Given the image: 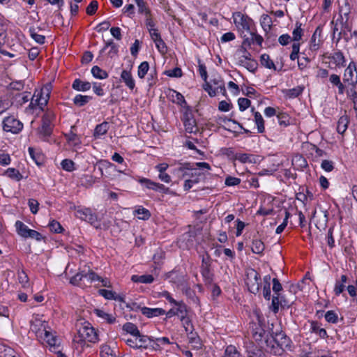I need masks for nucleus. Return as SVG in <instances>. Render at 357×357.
<instances>
[{"instance_id": "680f3d73", "label": "nucleus", "mask_w": 357, "mask_h": 357, "mask_svg": "<svg viewBox=\"0 0 357 357\" xmlns=\"http://www.w3.org/2000/svg\"><path fill=\"white\" fill-rule=\"evenodd\" d=\"M183 326L185 328V332L188 334L193 331V326L190 319L186 316H183V318L180 319Z\"/></svg>"}, {"instance_id": "a18cd8bd", "label": "nucleus", "mask_w": 357, "mask_h": 357, "mask_svg": "<svg viewBox=\"0 0 357 357\" xmlns=\"http://www.w3.org/2000/svg\"><path fill=\"white\" fill-rule=\"evenodd\" d=\"M261 64L266 68L276 70V67L273 61L270 59L267 54H263L260 57Z\"/></svg>"}, {"instance_id": "774afa93", "label": "nucleus", "mask_w": 357, "mask_h": 357, "mask_svg": "<svg viewBox=\"0 0 357 357\" xmlns=\"http://www.w3.org/2000/svg\"><path fill=\"white\" fill-rule=\"evenodd\" d=\"M139 182L143 185L147 189L154 190L156 182H154L149 178H142L139 180Z\"/></svg>"}, {"instance_id": "7c9ffc66", "label": "nucleus", "mask_w": 357, "mask_h": 357, "mask_svg": "<svg viewBox=\"0 0 357 357\" xmlns=\"http://www.w3.org/2000/svg\"><path fill=\"white\" fill-rule=\"evenodd\" d=\"M310 331L312 333L318 335L321 338H326L328 336L326 331L324 328H321L319 324L317 321L310 322Z\"/></svg>"}, {"instance_id": "de8ad7c7", "label": "nucleus", "mask_w": 357, "mask_h": 357, "mask_svg": "<svg viewBox=\"0 0 357 357\" xmlns=\"http://www.w3.org/2000/svg\"><path fill=\"white\" fill-rule=\"evenodd\" d=\"M29 33L31 37L38 44L43 45L45 43V37L43 35L38 34L36 29L34 26H31L29 29Z\"/></svg>"}, {"instance_id": "a211bd4d", "label": "nucleus", "mask_w": 357, "mask_h": 357, "mask_svg": "<svg viewBox=\"0 0 357 357\" xmlns=\"http://www.w3.org/2000/svg\"><path fill=\"white\" fill-rule=\"evenodd\" d=\"M328 58L335 64L337 68H340L346 66V59L341 51L335 52Z\"/></svg>"}, {"instance_id": "c85d7f7f", "label": "nucleus", "mask_w": 357, "mask_h": 357, "mask_svg": "<svg viewBox=\"0 0 357 357\" xmlns=\"http://www.w3.org/2000/svg\"><path fill=\"white\" fill-rule=\"evenodd\" d=\"M31 94L29 92L17 93L14 97V103L17 107H21L30 100Z\"/></svg>"}, {"instance_id": "6ab92c4d", "label": "nucleus", "mask_w": 357, "mask_h": 357, "mask_svg": "<svg viewBox=\"0 0 357 357\" xmlns=\"http://www.w3.org/2000/svg\"><path fill=\"white\" fill-rule=\"evenodd\" d=\"M246 354L248 357H268V356L261 349L250 343L246 347Z\"/></svg>"}, {"instance_id": "f8f14e48", "label": "nucleus", "mask_w": 357, "mask_h": 357, "mask_svg": "<svg viewBox=\"0 0 357 357\" xmlns=\"http://www.w3.org/2000/svg\"><path fill=\"white\" fill-rule=\"evenodd\" d=\"M173 305V307L165 313L167 317L171 318L176 315L181 319L183 318V316L188 315L187 306L183 301H177Z\"/></svg>"}, {"instance_id": "e2e57ef3", "label": "nucleus", "mask_w": 357, "mask_h": 357, "mask_svg": "<svg viewBox=\"0 0 357 357\" xmlns=\"http://www.w3.org/2000/svg\"><path fill=\"white\" fill-rule=\"evenodd\" d=\"M17 278L19 282L22 284V286H25L29 282V278L23 269L17 270Z\"/></svg>"}, {"instance_id": "9b49d317", "label": "nucleus", "mask_w": 357, "mask_h": 357, "mask_svg": "<svg viewBox=\"0 0 357 357\" xmlns=\"http://www.w3.org/2000/svg\"><path fill=\"white\" fill-rule=\"evenodd\" d=\"M234 22L238 29L250 31L252 20L241 12H236L233 15Z\"/></svg>"}, {"instance_id": "aec40b11", "label": "nucleus", "mask_w": 357, "mask_h": 357, "mask_svg": "<svg viewBox=\"0 0 357 357\" xmlns=\"http://www.w3.org/2000/svg\"><path fill=\"white\" fill-rule=\"evenodd\" d=\"M142 313L148 318L159 317L165 314L166 312L162 308H149L147 307H141Z\"/></svg>"}, {"instance_id": "c9c22d12", "label": "nucleus", "mask_w": 357, "mask_h": 357, "mask_svg": "<svg viewBox=\"0 0 357 357\" xmlns=\"http://www.w3.org/2000/svg\"><path fill=\"white\" fill-rule=\"evenodd\" d=\"M234 159L240 161L242 163H255V155L248 153H236L234 155Z\"/></svg>"}, {"instance_id": "c03bdc74", "label": "nucleus", "mask_w": 357, "mask_h": 357, "mask_svg": "<svg viewBox=\"0 0 357 357\" xmlns=\"http://www.w3.org/2000/svg\"><path fill=\"white\" fill-rule=\"evenodd\" d=\"M98 180V178L92 175L85 174L81 178V184L86 188H91Z\"/></svg>"}, {"instance_id": "bb28decb", "label": "nucleus", "mask_w": 357, "mask_h": 357, "mask_svg": "<svg viewBox=\"0 0 357 357\" xmlns=\"http://www.w3.org/2000/svg\"><path fill=\"white\" fill-rule=\"evenodd\" d=\"M347 280L348 278L346 275H341L340 280H336L334 287V293L336 296L340 295L344 291Z\"/></svg>"}, {"instance_id": "393cba45", "label": "nucleus", "mask_w": 357, "mask_h": 357, "mask_svg": "<svg viewBox=\"0 0 357 357\" xmlns=\"http://www.w3.org/2000/svg\"><path fill=\"white\" fill-rule=\"evenodd\" d=\"M239 65L245 67L250 72H255L257 68V62L254 59H247L246 57H238Z\"/></svg>"}, {"instance_id": "79ce46f5", "label": "nucleus", "mask_w": 357, "mask_h": 357, "mask_svg": "<svg viewBox=\"0 0 357 357\" xmlns=\"http://www.w3.org/2000/svg\"><path fill=\"white\" fill-rule=\"evenodd\" d=\"M15 227L19 235L22 236L24 238H27L29 233L31 230L25 224L22 222L17 220L15 222Z\"/></svg>"}, {"instance_id": "dca6fc26", "label": "nucleus", "mask_w": 357, "mask_h": 357, "mask_svg": "<svg viewBox=\"0 0 357 357\" xmlns=\"http://www.w3.org/2000/svg\"><path fill=\"white\" fill-rule=\"evenodd\" d=\"M340 20L342 26L350 31L349 26L348 24V20L349 14L351 13V8L348 2H345L344 6H342L340 8Z\"/></svg>"}, {"instance_id": "39448f33", "label": "nucleus", "mask_w": 357, "mask_h": 357, "mask_svg": "<svg viewBox=\"0 0 357 357\" xmlns=\"http://www.w3.org/2000/svg\"><path fill=\"white\" fill-rule=\"evenodd\" d=\"M54 117L53 112L51 111H46L42 117V125L38 128V133L40 137L44 141H47L48 137L52 132V121Z\"/></svg>"}, {"instance_id": "5701e85b", "label": "nucleus", "mask_w": 357, "mask_h": 357, "mask_svg": "<svg viewBox=\"0 0 357 357\" xmlns=\"http://www.w3.org/2000/svg\"><path fill=\"white\" fill-rule=\"evenodd\" d=\"M74 126L71 127V130L68 133H66L64 135L66 139L67 140L68 144L70 146L77 147L81 144L80 137L75 133L73 132V129Z\"/></svg>"}, {"instance_id": "0e129e2a", "label": "nucleus", "mask_w": 357, "mask_h": 357, "mask_svg": "<svg viewBox=\"0 0 357 357\" xmlns=\"http://www.w3.org/2000/svg\"><path fill=\"white\" fill-rule=\"evenodd\" d=\"M165 74L166 75H167L168 77H176V78L181 77L183 75L181 69L178 67L166 70L165 72Z\"/></svg>"}, {"instance_id": "f704fd0d", "label": "nucleus", "mask_w": 357, "mask_h": 357, "mask_svg": "<svg viewBox=\"0 0 357 357\" xmlns=\"http://www.w3.org/2000/svg\"><path fill=\"white\" fill-rule=\"evenodd\" d=\"M131 280L134 282L151 284L154 281V278L152 275H133Z\"/></svg>"}, {"instance_id": "a19ab883", "label": "nucleus", "mask_w": 357, "mask_h": 357, "mask_svg": "<svg viewBox=\"0 0 357 357\" xmlns=\"http://www.w3.org/2000/svg\"><path fill=\"white\" fill-rule=\"evenodd\" d=\"M222 357H244L234 345L226 347L224 355Z\"/></svg>"}, {"instance_id": "8fccbe9b", "label": "nucleus", "mask_w": 357, "mask_h": 357, "mask_svg": "<svg viewBox=\"0 0 357 357\" xmlns=\"http://www.w3.org/2000/svg\"><path fill=\"white\" fill-rule=\"evenodd\" d=\"M91 73L97 79H104L108 77V73L98 66H94L91 68Z\"/></svg>"}, {"instance_id": "e433bc0d", "label": "nucleus", "mask_w": 357, "mask_h": 357, "mask_svg": "<svg viewBox=\"0 0 357 357\" xmlns=\"http://www.w3.org/2000/svg\"><path fill=\"white\" fill-rule=\"evenodd\" d=\"M251 249L253 253L261 255L265 249V245L261 240L254 239L252 242Z\"/></svg>"}, {"instance_id": "37998d69", "label": "nucleus", "mask_w": 357, "mask_h": 357, "mask_svg": "<svg viewBox=\"0 0 357 357\" xmlns=\"http://www.w3.org/2000/svg\"><path fill=\"white\" fill-rule=\"evenodd\" d=\"M100 357H116V352L107 344H102L100 347Z\"/></svg>"}, {"instance_id": "a878e982", "label": "nucleus", "mask_w": 357, "mask_h": 357, "mask_svg": "<svg viewBox=\"0 0 357 357\" xmlns=\"http://www.w3.org/2000/svg\"><path fill=\"white\" fill-rule=\"evenodd\" d=\"M304 89L303 86H297L290 89H286L283 93L288 98H296L302 94Z\"/></svg>"}, {"instance_id": "72a5a7b5", "label": "nucleus", "mask_w": 357, "mask_h": 357, "mask_svg": "<svg viewBox=\"0 0 357 357\" xmlns=\"http://www.w3.org/2000/svg\"><path fill=\"white\" fill-rule=\"evenodd\" d=\"M91 100H92V96L77 94L74 97L73 102L77 107H83L86 105Z\"/></svg>"}, {"instance_id": "58836bf2", "label": "nucleus", "mask_w": 357, "mask_h": 357, "mask_svg": "<svg viewBox=\"0 0 357 357\" xmlns=\"http://www.w3.org/2000/svg\"><path fill=\"white\" fill-rule=\"evenodd\" d=\"M188 335L189 343L192 344L193 349L198 350L202 348V342L197 333L191 332L188 333Z\"/></svg>"}, {"instance_id": "b1692460", "label": "nucleus", "mask_w": 357, "mask_h": 357, "mask_svg": "<svg viewBox=\"0 0 357 357\" xmlns=\"http://www.w3.org/2000/svg\"><path fill=\"white\" fill-rule=\"evenodd\" d=\"M91 87V84L90 82L80 79H75L72 84V88L77 91H87L90 90Z\"/></svg>"}, {"instance_id": "f3484780", "label": "nucleus", "mask_w": 357, "mask_h": 357, "mask_svg": "<svg viewBox=\"0 0 357 357\" xmlns=\"http://www.w3.org/2000/svg\"><path fill=\"white\" fill-rule=\"evenodd\" d=\"M322 29L320 26H317L310 39V50L317 51L321 43V35Z\"/></svg>"}, {"instance_id": "0eeeda50", "label": "nucleus", "mask_w": 357, "mask_h": 357, "mask_svg": "<svg viewBox=\"0 0 357 357\" xmlns=\"http://www.w3.org/2000/svg\"><path fill=\"white\" fill-rule=\"evenodd\" d=\"M3 130L12 134L20 133L23 128V123L14 116H8L3 119L2 121Z\"/></svg>"}, {"instance_id": "4c0bfd02", "label": "nucleus", "mask_w": 357, "mask_h": 357, "mask_svg": "<svg viewBox=\"0 0 357 357\" xmlns=\"http://www.w3.org/2000/svg\"><path fill=\"white\" fill-rule=\"evenodd\" d=\"M216 84L218 85L214 89H213L212 86H210L208 84H206V87L205 88V90L208 91L210 96L213 97L215 96L217 93L219 92H225V87L223 84V82L221 81L220 84H218L217 82Z\"/></svg>"}, {"instance_id": "3c124183", "label": "nucleus", "mask_w": 357, "mask_h": 357, "mask_svg": "<svg viewBox=\"0 0 357 357\" xmlns=\"http://www.w3.org/2000/svg\"><path fill=\"white\" fill-rule=\"evenodd\" d=\"M41 338L43 339L51 347L55 346L56 344V337L48 330L43 333V337Z\"/></svg>"}, {"instance_id": "6e6d98bb", "label": "nucleus", "mask_w": 357, "mask_h": 357, "mask_svg": "<svg viewBox=\"0 0 357 357\" xmlns=\"http://www.w3.org/2000/svg\"><path fill=\"white\" fill-rule=\"evenodd\" d=\"M28 151L31 159L36 162V164L38 165H40L43 160L42 155L39 152H36L32 147H29L28 149Z\"/></svg>"}, {"instance_id": "338daca9", "label": "nucleus", "mask_w": 357, "mask_h": 357, "mask_svg": "<svg viewBox=\"0 0 357 357\" xmlns=\"http://www.w3.org/2000/svg\"><path fill=\"white\" fill-rule=\"evenodd\" d=\"M250 100L245 98H240L238 100V105L241 111H244L250 105Z\"/></svg>"}, {"instance_id": "f257e3e1", "label": "nucleus", "mask_w": 357, "mask_h": 357, "mask_svg": "<svg viewBox=\"0 0 357 357\" xmlns=\"http://www.w3.org/2000/svg\"><path fill=\"white\" fill-rule=\"evenodd\" d=\"M98 341V335L96 329L87 321L82 324L77 330V333L74 336L73 342L76 349L83 351L86 347H89L90 343H96Z\"/></svg>"}, {"instance_id": "052dcab7", "label": "nucleus", "mask_w": 357, "mask_h": 357, "mask_svg": "<svg viewBox=\"0 0 357 357\" xmlns=\"http://www.w3.org/2000/svg\"><path fill=\"white\" fill-rule=\"evenodd\" d=\"M61 165L63 169L67 172H73L75 169V162L70 159H64L61 161Z\"/></svg>"}, {"instance_id": "412c9836", "label": "nucleus", "mask_w": 357, "mask_h": 357, "mask_svg": "<svg viewBox=\"0 0 357 357\" xmlns=\"http://www.w3.org/2000/svg\"><path fill=\"white\" fill-rule=\"evenodd\" d=\"M137 344H135V349H147L150 346V343L153 341L152 337L142 335L139 333V335H136Z\"/></svg>"}, {"instance_id": "f03ea898", "label": "nucleus", "mask_w": 357, "mask_h": 357, "mask_svg": "<svg viewBox=\"0 0 357 357\" xmlns=\"http://www.w3.org/2000/svg\"><path fill=\"white\" fill-rule=\"evenodd\" d=\"M211 169V166L208 163L205 162H199L191 164L190 162H184L180 164L179 167L174 169V173L178 176L183 178L185 176H190L191 177L196 176L195 178L190 179L192 181V184L198 183L202 178L204 177V174L197 172V169Z\"/></svg>"}, {"instance_id": "09e8293b", "label": "nucleus", "mask_w": 357, "mask_h": 357, "mask_svg": "<svg viewBox=\"0 0 357 357\" xmlns=\"http://www.w3.org/2000/svg\"><path fill=\"white\" fill-rule=\"evenodd\" d=\"M94 312L98 317L106 320L109 324H113L116 321V318L113 315L108 314L102 310L96 309Z\"/></svg>"}, {"instance_id": "473e14b6", "label": "nucleus", "mask_w": 357, "mask_h": 357, "mask_svg": "<svg viewBox=\"0 0 357 357\" xmlns=\"http://www.w3.org/2000/svg\"><path fill=\"white\" fill-rule=\"evenodd\" d=\"M251 111L254 113L255 121L259 133H263L265 131L264 121L261 114L259 112H255V108H252Z\"/></svg>"}, {"instance_id": "2eb2a0df", "label": "nucleus", "mask_w": 357, "mask_h": 357, "mask_svg": "<svg viewBox=\"0 0 357 357\" xmlns=\"http://www.w3.org/2000/svg\"><path fill=\"white\" fill-rule=\"evenodd\" d=\"M31 330L38 337H43V333L47 330V324L40 319L36 318L31 321Z\"/></svg>"}, {"instance_id": "49530a36", "label": "nucleus", "mask_w": 357, "mask_h": 357, "mask_svg": "<svg viewBox=\"0 0 357 357\" xmlns=\"http://www.w3.org/2000/svg\"><path fill=\"white\" fill-rule=\"evenodd\" d=\"M272 19L271 17L266 14L261 15L260 19V24L266 33L271 30L272 26Z\"/></svg>"}, {"instance_id": "423d86ee", "label": "nucleus", "mask_w": 357, "mask_h": 357, "mask_svg": "<svg viewBox=\"0 0 357 357\" xmlns=\"http://www.w3.org/2000/svg\"><path fill=\"white\" fill-rule=\"evenodd\" d=\"M74 208L76 209L75 215L77 218L88 222L95 228H99L100 227V222L98 220L97 215L92 212L91 208L80 207L76 208L75 206H74Z\"/></svg>"}, {"instance_id": "4d7b16f0", "label": "nucleus", "mask_w": 357, "mask_h": 357, "mask_svg": "<svg viewBox=\"0 0 357 357\" xmlns=\"http://www.w3.org/2000/svg\"><path fill=\"white\" fill-rule=\"evenodd\" d=\"M149 69V64L147 61H143L138 67L137 75L141 79L144 78Z\"/></svg>"}, {"instance_id": "c756f323", "label": "nucleus", "mask_w": 357, "mask_h": 357, "mask_svg": "<svg viewBox=\"0 0 357 357\" xmlns=\"http://www.w3.org/2000/svg\"><path fill=\"white\" fill-rule=\"evenodd\" d=\"M349 118L347 115L340 116L337 121V131L340 134H344L348 128Z\"/></svg>"}, {"instance_id": "6e6552de", "label": "nucleus", "mask_w": 357, "mask_h": 357, "mask_svg": "<svg viewBox=\"0 0 357 357\" xmlns=\"http://www.w3.org/2000/svg\"><path fill=\"white\" fill-rule=\"evenodd\" d=\"M261 275L254 269H250L247 273L246 284L250 293L257 294L260 290Z\"/></svg>"}, {"instance_id": "ea45409f", "label": "nucleus", "mask_w": 357, "mask_h": 357, "mask_svg": "<svg viewBox=\"0 0 357 357\" xmlns=\"http://www.w3.org/2000/svg\"><path fill=\"white\" fill-rule=\"evenodd\" d=\"M200 272L206 284L213 282V273L211 271V266L200 267Z\"/></svg>"}, {"instance_id": "9d476101", "label": "nucleus", "mask_w": 357, "mask_h": 357, "mask_svg": "<svg viewBox=\"0 0 357 357\" xmlns=\"http://www.w3.org/2000/svg\"><path fill=\"white\" fill-rule=\"evenodd\" d=\"M51 87L50 86H45L40 90H36L34 92V97H36V100L39 103V109L40 110L44 109V107L47 104L50 95Z\"/></svg>"}, {"instance_id": "bf43d9fd", "label": "nucleus", "mask_w": 357, "mask_h": 357, "mask_svg": "<svg viewBox=\"0 0 357 357\" xmlns=\"http://www.w3.org/2000/svg\"><path fill=\"white\" fill-rule=\"evenodd\" d=\"M135 213L138 215V218L141 220H148L151 216L149 211L142 206L139 207Z\"/></svg>"}, {"instance_id": "cd10ccee", "label": "nucleus", "mask_w": 357, "mask_h": 357, "mask_svg": "<svg viewBox=\"0 0 357 357\" xmlns=\"http://www.w3.org/2000/svg\"><path fill=\"white\" fill-rule=\"evenodd\" d=\"M110 47L109 51L108 52V56L111 58L116 56L118 55L119 52V46L116 45L112 40L107 41L105 43V47L100 50V53L104 52L107 48Z\"/></svg>"}, {"instance_id": "1a4fd4ad", "label": "nucleus", "mask_w": 357, "mask_h": 357, "mask_svg": "<svg viewBox=\"0 0 357 357\" xmlns=\"http://www.w3.org/2000/svg\"><path fill=\"white\" fill-rule=\"evenodd\" d=\"M343 81L354 89L357 84V68L354 61H351L344 70Z\"/></svg>"}, {"instance_id": "ddd939ff", "label": "nucleus", "mask_w": 357, "mask_h": 357, "mask_svg": "<svg viewBox=\"0 0 357 357\" xmlns=\"http://www.w3.org/2000/svg\"><path fill=\"white\" fill-rule=\"evenodd\" d=\"M182 121L187 132L197 133L198 132L199 128L197 126L196 120L191 112H185Z\"/></svg>"}, {"instance_id": "69168bd1", "label": "nucleus", "mask_w": 357, "mask_h": 357, "mask_svg": "<svg viewBox=\"0 0 357 357\" xmlns=\"http://www.w3.org/2000/svg\"><path fill=\"white\" fill-rule=\"evenodd\" d=\"M277 118L280 126H287L290 123V119L289 116L285 113H280L278 114Z\"/></svg>"}, {"instance_id": "20e7f679", "label": "nucleus", "mask_w": 357, "mask_h": 357, "mask_svg": "<svg viewBox=\"0 0 357 357\" xmlns=\"http://www.w3.org/2000/svg\"><path fill=\"white\" fill-rule=\"evenodd\" d=\"M266 345L271 348V351L280 354L286 349H290L291 340L283 333H276L271 339L266 340Z\"/></svg>"}, {"instance_id": "4be33fe9", "label": "nucleus", "mask_w": 357, "mask_h": 357, "mask_svg": "<svg viewBox=\"0 0 357 357\" xmlns=\"http://www.w3.org/2000/svg\"><path fill=\"white\" fill-rule=\"evenodd\" d=\"M121 79L130 90L134 89L135 87V82L130 70H123L121 74Z\"/></svg>"}, {"instance_id": "5fc2aeb1", "label": "nucleus", "mask_w": 357, "mask_h": 357, "mask_svg": "<svg viewBox=\"0 0 357 357\" xmlns=\"http://www.w3.org/2000/svg\"><path fill=\"white\" fill-rule=\"evenodd\" d=\"M296 28L294 29L293 34V40L294 41H299L303 36V29H302V24L300 22H296L295 24Z\"/></svg>"}, {"instance_id": "13d9d810", "label": "nucleus", "mask_w": 357, "mask_h": 357, "mask_svg": "<svg viewBox=\"0 0 357 357\" xmlns=\"http://www.w3.org/2000/svg\"><path fill=\"white\" fill-rule=\"evenodd\" d=\"M6 174L10 178L15 179L17 181H20L22 178V175L20 173V172L14 168H8Z\"/></svg>"}, {"instance_id": "2f4dec72", "label": "nucleus", "mask_w": 357, "mask_h": 357, "mask_svg": "<svg viewBox=\"0 0 357 357\" xmlns=\"http://www.w3.org/2000/svg\"><path fill=\"white\" fill-rule=\"evenodd\" d=\"M109 128V123L106 121L102 122L96 126L94 129L93 136L95 138H100L105 135Z\"/></svg>"}, {"instance_id": "7ed1b4c3", "label": "nucleus", "mask_w": 357, "mask_h": 357, "mask_svg": "<svg viewBox=\"0 0 357 357\" xmlns=\"http://www.w3.org/2000/svg\"><path fill=\"white\" fill-rule=\"evenodd\" d=\"M255 319L250 323V330L252 338L259 344L263 341L266 342L267 334L265 331V319L260 312L256 310L254 312Z\"/></svg>"}, {"instance_id": "864d4df0", "label": "nucleus", "mask_w": 357, "mask_h": 357, "mask_svg": "<svg viewBox=\"0 0 357 357\" xmlns=\"http://www.w3.org/2000/svg\"><path fill=\"white\" fill-rule=\"evenodd\" d=\"M123 330L133 336L139 335V331L137 326L131 322H127L123 326Z\"/></svg>"}, {"instance_id": "4468645a", "label": "nucleus", "mask_w": 357, "mask_h": 357, "mask_svg": "<svg viewBox=\"0 0 357 357\" xmlns=\"http://www.w3.org/2000/svg\"><path fill=\"white\" fill-rule=\"evenodd\" d=\"M166 278L169 280L170 282L176 284L178 287L184 285L187 281L186 274L183 271L176 269L167 273Z\"/></svg>"}, {"instance_id": "603ef678", "label": "nucleus", "mask_w": 357, "mask_h": 357, "mask_svg": "<svg viewBox=\"0 0 357 357\" xmlns=\"http://www.w3.org/2000/svg\"><path fill=\"white\" fill-rule=\"evenodd\" d=\"M281 297L282 296H280V294H274L272 298L270 309L275 314L278 312L279 307L281 306Z\"/></svg>"}]
</instances>
